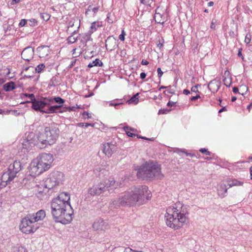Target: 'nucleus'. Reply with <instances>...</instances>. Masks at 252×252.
<instances>
[{"mask_svg": "<svg viewBox=\"0 0 252 252\" xmlns=\"http://www.w3.org/2000/svg\"><path fill=\"white\" fill-rule=\"evenodd\" d=\"M151 197V194L146 186L134 187L132 190L125 192L118 198L111 200L109 208L112 210L120 206H132L137 203L143 204Z\"/></svg>", "mask_w": 252, "mask_h": 252, "instance_id": "1", "label": "nucleus"}, {"mask_svg": "<svg viewBox=\"0 0 252 252\" xmlns=\"http://www.w3.org/2000/svg\"><path fill=\"white\" fill-rule=\"evenodd\" d=\"M68 193H60L51 203V214L56 222L68 224L72 220L73 210L70 205Z\"/></svg>", "mask_w": 252, "mask_h": 252, "instance_id": "2", "label": "nucleus"}, {"mask_svg": "<svg viewBox=\"0 0 252 252\" xmlns=\"http://www.w3.org/2000/svg\"><path fill=\"white\" fill-rule=\"evenodd\" d=\"M187 214L186 207L180 202L169 207L165 215L167 225L174 229L182 227L188 220Z\"/></svg>", "mask_w": 252, "mask_h": 252, "instance_id": "3", "label": "nucleus"}, {"mask_svg": "<svg viewBox=\"0 0 252 252\" xmlns=\"http://www.w3.org/2000/svg\"><path fill=\"white\" fill-rule=\"evenodd\" d=\"M137 176L143 180H151L154 178L161 179L163 175L161 173L160 166L154 162H146L137 169Z\"/></svg>", "mask_w": 252, "mask_h": 252, "instance_id": "4", "label": "nucleus"}, {"mask_svg": "<svg viewBox=\"0 0 252 252\" xmlns=\"http://www.w3.org/2000/svg\"><path fill=\"white\" fill-rule=\"evenodd\" d=\"M45 216V212L43 210H40L36 213L28 214L21 220L20 225L21 231L26 234L35 231L39 227L35 222L42 220Z\"/></svg>", "mask_w": 252, "mask_h": 252, "instance_id": "5", "label": "nucleus"}, {"mask_svg": "<svg viewBox=\"0 0 252 252\" xmlns=\"http://www.w3.org/2000/svg\"><path fill=\"white\" fill-rule=\"evenodd\" d=\"M54 160L53 155L50 153H41L35 158L31 166V172L34 176L40 175L48 170Z\"/></svg>", "mask_w": 252, "mask_h": 252, "instance_id": "6", "label": "nucleus"}, {"mask_svg": "<svg viewBox=\"0 0 252 252\" xmlns=\"http://www.w3.org/2000/svg\"><path fill=\"white\" fill-rule=\"evenodd\" d=\"M59 132L56 127H45L44 130L38 135V144L42 148L53 145L58 137Z\"/></svg>", "mask_w": 252, "mask_h": 252, "instance_id": "7", "label": "nucleus"}, {"mask_svg": "<svg viewBox=\"0 0 252 252\" xmlns=\"http://www.w3.org/2000/svg\"><path fill=\"white\" fill-rule=\"evenodd\" d=\"M21 169V163L19 161L15 160L12 164H10L7 171L4 172L1 177L0 189L10 184Z\"/></svg>", "mask_w": 252, "mask_h": 252, "instance_id": "8", "label": "nucleus"}, {"mask_svg": "<svg viewBox=\"0 0 252 252\" xmlns=\"http://www.w3.org/2000/svg\"><path fill=\"white\" fill-rule=\"evenodd\" d=\"M63 180V174L59 171L52 172L44 181V187L48 189H51L59 185Z\"/></svg>", "mask_w": 252, "mask_h": 252, "instance_id": "9", "label": "nucleus"}, {"mask_svg": "<svg viewBox=\"0 0 252 252\" xmlns=\"http://www.w3.org/2000/svg\"><path fill=\"white\" fill-rule=\"evenodd\" d=\"M52 102L51 99L44 98L42 99H35L32 103V108L35 111H39L43 113V111L46 110L47 106Z\"/></svg>", "mask_w": 252, "mask_h": 252, "instance_id": "10", "label": "nucleus"}, {"mask_svg": "<svg viewBox=\"0 0 252 252\" xmlns=\"http://www.w3.org/2000/svg\"><path fill=\"white\" fill-rule=\"evenodd\" d=\"M106 183H100L93 186L88 189V193L91 195H98L104 192L106 189Z\"/></svg>", "mask_w": 252, "mask_h": 252, "instance_id": "11", "label": "nucleus"}, {"mask_svg": "<svg viewBox=\"0 0 252 252\" xmlns=\"http://www.w3.org/2000/svg\"><path fill=\"white\" fill-rule=\"evenodd\" d=\"M117 148L118 147L115 142H107L103 144V152L105 156L110 157L117 151Z\"/></svg>", "mask_w": 252, "mask_h": 252, "instance_id": "12", "label": "nucleus"}, {"mask_svg": "<svg viewBox=\"0 0 252 252\" xmlns=\"http://www.w3.org/2000/svg\"><path fill=\"white\" fill-rule=\"evenodd\" d=\"M93 228L96 231H105L109 228L108 223L102 219L99 218L94 222Z\"/></svg>", "mask_w": 252, "mask_h": 252, "instance_id": "13", "label": "nucleus"}, {"mask_svg": "<svg viewBox=\"0 0 252 252\" xmlns=\"http://www.w3.org/2000/svg\"><path fill=\"white\" fill-rule=\"evenodd\" d=\"M33 55V49L31 47H27L22 51L21 53V57L23 60L30 61L32 59Z\"/></svg>", "mask_w": 252, "mask_h": 252, "instance_id": "14", "label": "nucleus"}, {"mask_svg": "<svg viewBox=\"0 0 252 252\" xmlns=\"http://www.w3.org/2000/svg\"><path fill=\"white\" fill-rule=\"evenodd\" d=\"M118 46L116 39L112 36H109L105 41L106 50L109 51L114 50Z\"/></svg>", "mask_w": 252, "mask_h": 252, "instance_id": "15", "label": "nucleus"}, {"mask_svg": "<svg viewBox=\"0 0 252 252\" xmlns=\"http://www.w3.org/2000/svg\"><path fill=\"white\" fill-rule=\"evenodd\" d=\"M100 9V5L98 3L96 4V5H94L93 4L89 5L86 10L85 14L86 16H91V14L90 13L91 12H93L92 16H95L96 13L98 12V10Z\"/></svg>", "mask_w": 252, "mask_h": 252, "instance_id": "16", "label": "nucleus"}, {"mask_svg": "<svg viewBox=\"0 0 252 252\" xmlns=\"http://www.w3.org/2000/svg\"><path fill=\"white\" fill-rule=\"evenodd\" d=\"M36 52L39 58H45L50 53V49L47 46H41L37 48Z\"/></svg>", "mask_w": 252, "mask_h": 252, "instance_id": "17", "label": "nucleus"}, {"mask_svg": "<svg viewBox=\"0 0 252 252\" xmlns=\"http://www.w3.org/2000/svg\"><path fill=\"white\" fill-rule=\"evenodd\" d=\"M227 189L225 184L223 183H220L217 189L218 195L221 198H224L226 195Z\"/></svg>", "mask_w": 252, "mask_h": 252, "instance_id": "18", "label": "nucleus"}, {"mask_svg": "<svg viewBox=\"0 0 252 252\" xmlns=\"http://www.w3.org/2000/svg\"><path fill=\"white\" fill-rule=\"evenodd\" d=\"M166 18V15L164 13L157 12L154 15L156 22L161 24H163L165 22Z\"/></svg>", "mask_w": 252, "mask_h": 252, "instance_id": "19", "label": "nucleus"}, {"mask_svg": "<svg viewBox=\"0 0 252 252\" xmlns=\"http://www.w3.org/2000/svg\"><path fill=\"white\" fill-rule=\"evenodd\" d=\"M62 107V105L47 106L46 110L43 111V113L52 114L57 113L58 110Z\"/></svg>", "mask_w": 252, "mask_h": 252, "instance_id": "20", "label": "nucleus"}, {"mask_svg": "<svg viewBox=\"0 0 252 252\" xmlns=\"http://www.w3.org/2000/svg\"><path fill=\"white\" fill-rule=\"evenodd\" d=\"M3 87L4 90L6 92L11 91L16 88L15 83L12 81L5 84Z\"/></svg>", "mask_w": 252, "mask_h": 252, "instance_id": "21", "label": "nucleus"}, {"mask_svg": "<svg viewBox=\"0 0 252 252\" xmlns=\"http://www.w3.org/2000/svg\"><path fill=\"white\" fill-rule=\"evenodd\" d=\"M208 87L210 90L212 88H214V92H217L220 88L219 83L216 80L211 81L208 84Z\"/></svg>", "mask_w": 252, "mask_h": 252, "instance_id": "22", "label": "nucleus"}, {"mask_svg": "<svg viewBox=\"0 0 252 252\" xmlns=\"http://www.w3.org/2000/svg\"><path fill=\"white\" fill-rule=\"evenodd\" d=\"M243 184V182L239 181L236 179H233L228 181L227 185L229 186V188H231L233 186H242Z\"/></svg>", "mask_w": 252, "mask_h": 252, "instance_id": "23", "label": "nucleus"}, {"mask_svg": "<svg viewBox=\"0 0 252 252\" xmlns=\"http://www.w3.org/2000/svg\"><path fill=\"white\" fill-rule=\"evenodd\" d=\"M124 129L126 131L127 135L129 137H134L136 136L135 134H134L132 132H131L130 131H134L135 129L134 128L129 127L128 126H126L124 127Z\"/></svg>", "mask_w": 252, "mask_h": 252, "instance_id": "24", "label": "nucleus"}, {"mask_svg": "<svg viewBox=\"0 0 252 252\" xmlns=\"http://www.w3.org/2000/svg\"><path fill=\"white\" fill-rule=\"evenodd\" d=\"M139 94V93H137L135 94H134L133 96H132L130 99H129L127 102H128V104H136L139 102V98H138V95Z\"/></svg>", "mask_w": 252, "mask_h": 252, "instance_id": "25", "label": "nucleus"}, {"mask_svg": "<svg viewBox=\"0 0 252 252\" xmlns=\"http://www.w3.org/2000/svg\"><path fill=\"white\" fill-rule=\"evenodd\" d=\"M102 65H103L102 62L99 59H96L94 61H93L92 63H90L89 64L88 67L90 68H91L94 66H102Z\"/></svg>", "mask_w": 252, "mask_h": 252, "instance_id": "26", "label": "nucleus"}, {"mask_svg": "<svg viewBox=\"0 0 252 252\" xmlns=\"http://www.w3.org/2000/svg\"><path fill=\"white\" fill-rule=\"evenodd\" d=\"M100 26L99 23L97 22H94L92 23V25L90 27V30L89 31V32L91 33H93L94 32H95L97 28Z\"/></svg>", "mask_w": 252, "mask_h": 252, "instance_id": "27", "label": "nucleus"}, {"mask_svg": "<svg viewBox=\"0 0 252 252\" xmlns=\"http://www.w3.org/2000/svg\"><path fill=\"white\" fill-rule=\"evenodd\" d=\"M76 30H75L72 33V34L67 38V42L68 43H70V44L74 43L77 40V37H76L74 36V34H75V33H76Z\"/></svg>", "mask_w": 252, "mask_h": 252, "instance_id": "28", "label": "nucleus"}, {"mask_svg": "<svg viewBox=\"0 0 252 252\" xmlns=\"http://www.w3.org/2000/svg\"><path fill=\"white\" fill-rule=\"evenodd\" d=\"M75 25L77 26V29H79L80 27V22L78 21V19H73L70 20L68 23V28L73 27Z\"/></svg>", "mask_w": 252, "mask_h": 252, "instance_id": "29", "label": "nucleus"}, {"mask_svg": "<svg viewBox=\"0 0 252 252\" xmlns=\"http://www.w3.org/2000/svg\"><path fill=\"white\" fill-rule=\"evenodd\" d=\"M120 251L123 252H136L135 250H133L130 248H126L125 249L122 248H120L119 249H115L113 250V252H118Z\"/></svg>", "mask_w": 252, "mask_h": 252, "instance_id": "30", "label": "nucleus"}, {"mask_svg": "<svg viewBox=\"0 0 252 252\" xmlns=\"http://www.w3.org/2000/svg\"><path fill=\"white\" fill-rule=\"evenodd\" d=\"M32 69H35L36 72L40 73L43 71L45 68V65L43 63H41L38 65L36 68H33V67H31Z\"/></svg>", "mask_w": 252, "mask_h": 252, "instance_id": "31", "label": "nucleus"}, {"mask_svg": "<svg viewBox=\"0 0 252 252\" xmlns=\"http://www.w3.org/2000/svg\"><path fill=\"white\" fill-rule=\"evenodd\" d=\"M51 99H52L51 102H52L53 100H54L55 102L59 104V105H62V106H63V104L64 102V100L59 96L54 97V98Z\"/></svg>", "mask_w": 252, "mask_h": 252, "instance_id": "32", "label": "nucleus"}, {"mask_svg": "<svg viewBox=\"0 0 252 252\" xmlns=\"http://www.w3.org/2000/svg\"><path fill=\"white\" fill-rule=\"evenodd\" d=\"M59 84V82L58 81L57 78L56 77H53L49 83V85L50 86H56L58 85Z\"/></svg>", "mask_w": 252, "mask_h": 252, "instance_id": "33", "label": "nucleus"}, {"mask_svg": "<svg viewBox=\"0 0 252 252\" xmlns=\"http://www.w3.org/2000/svg\"><path fill=\"white\" fill-rule=\"evenodd\" d=\"M41 17L43 20L47 21L49 20L50 15L47 13H43L41 14Z\"/></svg>", "mask_w": 252, "mask_h": 252, "instance_id": "34", "label": "nucleus"}, {"mask_svg": "<svg viewBox=\"0 0 252 252\" xmlns=\"http://www.w3.org/2000/svg\"><path fill=\"white\" fill-rule=\"evenodd\" d=\"M24 95L31 99V102L32 103L33 101H34L36 99V98H35L34 95L33 94H25Z\"/></svg>", "mask_w": 252, "mask_h": 252, "instance_id": "35", "label": "nucleus"}, {"mask_svg": "<svg viewBox=\"0 0 252 252\" xmlns=\"http://www.w3.org/2000/svg\"><path fill=\"white\" fill-rule=\"evenodd\" d=\"M78 125L80 126H82V127H88L89 126H91L92 127H93L94 126V124H90V123H79L78 124Z\"/></svg>", "mask_w": 252, "mask_h": 252, "instance_id": "36", "label": "nucleus"}, {"mask_svg": "<svg viewBox=\"0 0 252 252\" xmlns=\"http://www.w3.org/2000/svg\"><path fill=\"white\" fill-rule=\"evenodd\" d=\"M115 182L113 179H112L111 180H108L107 183H106V189H107L109 187H110L112 186H113L115 184Z\"/></svg>", "mask_w": 252, "mask_h": 252, "instance_id": "37", "label": "nucleus"}, {"mask_svg": "<svg viewBox=\"0 0 252 252\" xmlns=\"http://www.w3.org/2000/svg\"><path fill=\"white\" fill-rule=\"evenodd\" d=\"M251 40V35L250 34H247L245 36V42L247 44L250 43Z\"/></svg>", "mask_w": 252, "mask_h": 252, "instance_id": "38", "label": "nucleus"}, {"mask_svg": "<svg viewBox=\"0 0 252 252\" xmlns=\"http://www.w3.org/2000/svg\"><path fill=\"white\" fill-rule=\"evenodd\" d=\"M13 252H26V249L23 247H19L16 248Z\"/></svg>", "mask_w": 252, "mask_h": 252, "instance_id": "39", "label": "nucleus"}, {"mask_svg": "<svg viewBox=\"0 0 252 252\" xmlns=\"http://www.w3.org/2000/svg\"><path fill=\"white\" fill-rule=\"evenodd\" d=\"M223 81L224 82V84L226 87H229L230 86V85H231V81L230 80V79H227V78H225L223 79Z\"/></svg>", "mask_w": 252, "mask_h": 252, "instance_id": "40", "label": "nucleus"}, {"mask_svg": "<svg viewBox=\"0 0 252 252\" xmlns=\"http://www.w3.org/2000/svg\"><path fill=\"white\" fill-rule=\"evenodd\" d=\"M198 87H200V85H196L193 87H192L191 89V91L192 92H193V93H196V92H198Z\"/></svg>", "mask_w": 252, "mask_h": 252, "instance_id": "41", "label": "nucleus"}, {"mask_svg": "<svg viewBox=\"0 0 252 252\" xmlns=\"http://www.w3.org/2000/svg\"><path fill=\"white\" fill-rule=\"evenodd\" d=\"M126 33L124 30H122V33L119 35V38L121 41H124Z\"/></svg>", "mask_w": 252, "mask_h": 252, "instance_id": "42", "label": "nucleus"}, {"mask_svg": "<svg viewBox=\"0 0 252 252\" xmlns=\"http://www.w3.org/2000/svg\"><path fill=\"white\" fill-rule=\"evenodd\" d=\"M199 151L202 153H205L207 155H210L211 153L205 148H202L200 149Z\"/></svg>", "mask_w": 252, "mask_h": 252, "instance_id": "43", "label": "nucleus"}, {"mask_svg": "<svg viewBox=\"0 0 252 252\" xmlns=\"http://www.w3.org/2000/svg\"><path fill=\"white\" fill-rule=\"evenodd\" d=\"M153 0H140L141 3L145 4H150L153 2Z\"/></svg>", "mask_w": 252, "mask_h": 252, "instance_id": "44", "label": "nucleus"}, {"mask_svg": "<svg viewBox=\"0 0 252 252\" xmlns=\"http://www.w3.org/2000/svg\"><path fill=\"white\" fill-rule=\"evenodd\" d=\"M27 21H28L26 19H22L19 23V26L20 27L24 26L26 24Z\"/></svg>", "mask_w": 252, "mask_h": 252, "instance_id": "45", "label": "nucleus"}, {"mask_svg": "<svg viewBox=\"0 0 252 252\" xmlns=\"http://www.w3.org/2000/svg\"><path fill=\"white\" fill-rule=\"evenodd\" d=\"M217 22V21L215 19H213L211 23V25H210V28L211 29H215L216 28V26H215V24Z\"/></svg>", "mask_w": 252, "mask_h": 252, "instance_id": "46", "label": "nucleus"}, {"mask_svg": "<svg viewBox=\"0 0 252 252\" xmlns=\"http://www.w3.org/2000/svg\"><path fill=\"white\" fill-rule=\"evenodd\" d=\"M233 92L234 93H238L239 94L244 95L245 94V93L244 92L243 93H241V92H239V89L237 87H234L233 88Z\"/></svg>", "mask_w": 252, "mask_h": 252, "instance_id": "47", "label": "nucleus"}, {"mask_svg": "<svg viewBox=\"0 0 252 252\" xmlns=\"http://www.w3.org/2000/svg\"><path fill=\"white\" fill-rule=\"evenodd\" d=\"M240 89L242 91L241 93L244 92L245 94L248 91V88L246 86H242L240 87Z\"/></svg>", "mask_w": 252, "mask_h": 252, "instance_id": "48", "label": "nucleus"}, {"mask_svg": "<svg viewBox=\"0 0 252 252\" xmlns=\"http://www.w3.org/2000/svg\"><path fill=\"white\" fill-rule=\"evenodd\" d=\"M83 116L85 118L87 117L88 119H90L91 118V114L87 112H84L83 113Z\"/></svg>", "mask_w": 252, "mask_h": 252, "instance_id": "49", "label": "nucleus"}, {"mask_svg": "<svg viewBox=\"0 0 252 252\" xmlns=\"http://www.w3.org/2000/svg\"><path fill=\"white\" fill-rule=\"evenodd\" d=\"M158 72V76L159 78H160L163 75V72L162 71L161 68L160 67L158 68L157 69Z\"/></svg>", "mask_w": 252, "mask_h": 252, "instance_id": "50", "label": "nucleus"}, {"mask_svg": "<svg viewBox=\"0 0 252 252\" xmlns=\"http://www.w3.org/2000/svg\"><path fill=\"white\" fill-rule=\"evenodd\" d=\"M76 60H74L71 61L70 64L68 65V68H71L73 66H74V65H75V64L76 63Z\"/></svg>", "mask_w": 252, "mask_h": 252, "instance_id": "51", "label": "nucleus"}, {"mask_svg": "<svg viewBox=\"0 0 252 252\" xmlns=\"http://www.w3.org/2000/svg\"><path fill=\"white\" fill-rule=\"evenodd\" d=\"M200 97V96L199 95H196V96H193L191 98V101H194Z\"/></svg>", "mask_w": 252, "mask_h": 252, "instance_id": "52", "label": "nucleus"}, {"mask_svg": "<svg viewBox=\"0 0 252 252\" xmlns=\"http://www.w3.org/2000/svg\"><path fill=\"white\" fill-rule=\"evenodd\" d=\"M140 78L142 79H144L146 78V74L145 72H142L140 75Z\"/></svg>", "mask_w": 252, "mask_h": 252, "instance_id": "53", "label": "nucleus"}, {"mask_svg": "<svg viewBox=\"0 0 252 252\" xmlns=\"http://www.w3.org/2000/svg\"><path fill=\"white\" fill-rule=\"evenodd\" d=\"M175 102H173V101H169L167 104V105L168 106H173L175 105Z\"/></svg>", "mask_w": 252, "mask_h": 252, "instance_id": "54", "label": "nucleus"}, {"mask_svg": "<svg viewBox=\"0 0 252 252\" xmlns=\"http://www.w3.org/2000/svg\"><path fill=\"white\" fill-rule=\"evenodd\" d=\"M78 108V107H76V106L69 107L67 108V109L69 111H74L75 110L76 108Z\"/></svg>", "mask_w": 252, "mask_h": 252, "instance_id": "55", "label": "nucleus"}, {"mask_svg": "<svg viewBox=\"0 0 252 252\" xmlns=\"http://www.w3.org/2000/svg\"><path fill=\"white\" fill-rule=\"evenodd\" d=\"M141 64L142 65H148L149 64V62L145 60H143L141 62Z\"/></svg>", "mask_w": 252, "mask_h": 252, "instance_id": "56", "label": "nucleus"}, {"mask_svg": "<svg viewBox=\"0 0 252 252\" xmlns=\"http://www.w3.org/2000/svg\"><path fill=\"white\" fill-rule=\"evenodd\" d=\"M119 105V103H113L112 102L109 103V106H113L115 107H116V106H118Z\"/></svg>", "mask_w": 252, "mask_h": 252, "instance_id": "57", "label": "nucleus"}, {"mask_svg": "<svg viewBox=\"0 0 252 252\" xmlns=\"http://www.w3.org/2000/svg\"><path fill=\"white\" fill-rule=\"evenodd\" d=\"M183 93L184 94L188 95L190 94V91L188 90L185 89L184 90Z\"/></svg>", "mask_w": 252, "mask_h": 252, "instance_id": "58", "label": "nucleus"}, {"mask_svg": "<svg viewBox=\"0 0 252 252\" xmlns=\"http://www.w3.org/2000/svg\"><path fill=\"white\" fill-rule=\"evenodd\" d=\"M226 111V109L225 107H222V108H221L219 111V113H221L222 112H224V111Z\"/></svg>", "mask_w": 252, "mask_h": 252, "instance_id": "59", "label": "nucleus"}, {"mask_svg": "<svg viewBox=\"0 0 252 252\" xmlns=\"http://www.w3.org/2000/svg\"><path fill=\"white\" fill-rule=\"evenodd\" d=\"M238 56L239 57H241L242 58V59L243 60L244 57H243V56L242 55V54L241 53V50H239V52H238Z\"/></svg>", "mask_w": 252, "mask_h": 252, "instance_id": "60", "label": "nucleus"}, {"mask_svg": "<svg viewBox=\"0 0 252 252\" xmlns=\"http://www.w3.org/2000/svg\"><path fill=\"white\" fill-rule=\"evenodd\" d=\"M214 5V2L210 1L208 3V6H212Z\"/></svg>", "mask_w": 252, "mask_h": 252, "instance_id": "61", "label": "nucleus"}, {"mask_svg": "<svg viewBox=\"0 0 252 252\" xmlns=\"http://www.w3.org/2000/svg\"><path fill=\"white\" fill-rule=\"evenodd\" d=\"M161 8L160 7H158L156 10V13H157V12H160V11H161Z\"/></svg>", "mask_w": 252, "mask_h": 252, "instance_id": "62", "label": "nucleus"}, {"mask_svg": "<svg viewBox=\"0 0 252 252\" xmlns=\"http://www.w3.org/2000/svg\"><path fill=\"white\" fill-rule=\"evenodd\" d=\"M252 107V102L248 106L247 109L250 111V110Z\"/></svg>", "mask_w": 252, "mask_h": 252, "instance_id": "63", "label": "nucleus"}, {"mask_svg": "<svg viewBox=\"0 0 252 252\" xmlns=\"http://www.w3.org/2000/svg\"><path fill=\"white\" fill-rule=\"evenodd\" d=\"M251 179L252 180V166L250 168Z\"/></svg>", "mask_w": 252, "mask_h": 252, "instance_id": "64", "label": "nucleus"}]
</instances>
